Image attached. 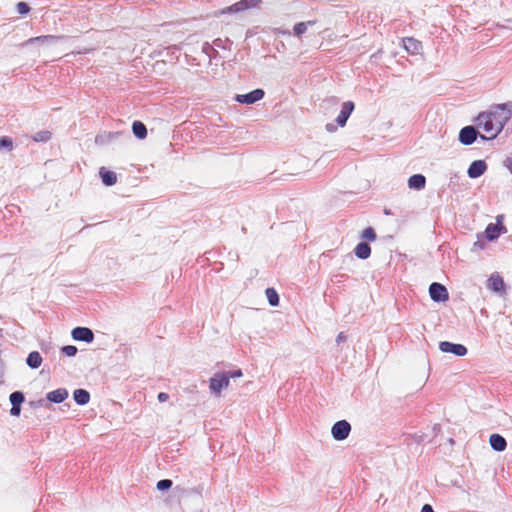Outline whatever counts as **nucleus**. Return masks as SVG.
<instances>
[{"mask_svg": "<svg viewBox=\"0 0 512 512\" xmlns=\"http://www.w3.org/2000/svg\"><path fill=\"white\" fill-rule=\"evenodd\" d=\"M227 374L229 376V379L230 378H236V377H241L242 376V371L241 370H237V371L230 372V373H227Z\"/></svg>", "mask_w": 512, "mask_h": 512, "instance_id": "35", "label": "nucleus"}, {"mask_svg": "<svg viewBox=\"0 0 512 512\" xmlns=\"http://www.w3.org/2000/svg\"><path fill=\"white\" fill-rule=\"evenodd\" d=\"M489 443L494 450L499 452L504 451L507 446L506 440L499 434H492Z\"/></svg>", "mask_w": 512, "mask_h": 512, "instance_id": "16", "label": "nucleus"}, {"mask_svg": "<svg viewBox=\"0 0 512 512\" xmlns=\"http://www.w3.org/2000/svg\"><path fill=\"white\" fill-rule=\"evenodd\" d=\"M12 146H13V142H12L11 138H9L7 136H3L0 138V149H2V148L12 149Z\"/></svg>", "mask_w": 512, "mask_h": 512, "instance_id": "29", "label": "nucleus"}, {"mask_svg": "<svg viewBox=\"0 0 512 512\" xmlns=\"http://www.w3.org/2000/svg\"><path fill=\"white\" fill-rule=\"evenodd\" d=\"M68 397V392L66 389L60 388L54 391H51L47 394V399L54 403H61Z\"/></svg>", "mask_w": 512, "mask_h": 512, "instance_id": "17", "label": "nucleus"}, {"mask_svg": "<svg viewBox=\"0 0 512 512\" xmlns=\"http://www.w3.org/2000/svg\"><path fill=\"white\" fill-rule=\"evenodd\" d=\"M74 400L79 405H85L90 401V394L84 389H76L73 393Z\"/></svg>", "mask_w": 512, "mask_h": 512, "instance_id": "20", "label": "nucleus"}, {"mask_svg": "<svg viewBox=\"0 0 512 512\" xmlns=\"http://www.w3.org/2000/svg\"><path fill=\"white\" fill-rule=\"evenodd\" d=\"M24 401V395L22 392L16 391L10 395V402L13 406H21Z\"/></svg>", "mask_w": 512, "mask_h": 512, "instance_id": "26", "label": "nucleus"}, {"mask_svg": "<svg viewBox=\"0 0 512 512\" xmlns=\"http://www.w3.org/2000/svg\"><path fill=\"white\" fill-rule=\"evenodd\" d=\"M59 38L60 37L54 36V35H45V36H39V37L31 38V39H29V42L39 41V42L45 43V42L57 40Z\"/></svg>", "mask_w": 512, "mask_h": 512, "instance_id": "28", "label": "nucleus"}, {"mask_svg": "<svg viewBox=\"0 0 512 512\" xmlns=\"http://www.w3.org/2000/svg\"><path fill=\"white\" fill-rule=\"evenodd\" d=\"M157 398H158V400L160 402H165V401H167L169 399V395L167 393H165V392H161V393L158 394Z\"/></svg>", "mask_w": 512, "mask_h": 512, "instance_id": "33", "label": "nucleus"}, {"mask_svg": "<svg viewBox=\"0 0 512 512\" xmlns=\"http://www.w3.org/2000/svg\"><path fill=\"white\" fill-rule=\"evenodd\" d=\"M350 431L351 426L346 420L336 422L331 429L332 436L339 441L346 439Z\"/></svg>", "mask_w": 512, "mask_h": 512, "instance_id": "4", "label": "nucleus"}, {"mask_svg": "<svg viewBox=\"0 0 512 512\" xmlns=\"http://www.w3.org/2000/svg\"><path fill=\"white\" fill-rule=\"evenodd\" d=\"M100 177L102 182L106 186H112L117 182V175L115 172L107 170L105 167H101L99 170Z\"/></svg>", "mask_w": 512, "mask_h": 512, "instance_id": "14", "label": "nucleus"}, {"mask_svg": "<svg viewBox=\"0 0 512 512\" xmlns=\"http://www.w3.org/2000/svg\"><path fill=\"white\" fill-rule=\"evenodd\" d=\"M361 237L367 241L373 242L376 240V233L372 227L365 228Z\"/></svg>", "mask_w": 512, "mask_h": 512, "instance_id": "27", "label": "nucleus"}, {"mask_svg": "<svg viewBox=\"0 0 512 512\" xmlns=\"http://www.w3.org/2000/svg\"><path fill=\"white\" fill-rule=\"evenodd\" d=\"M331 125H327L328 131H333V129L330 127Z\"/></svg>", "mask_w": 512, "mask_h": 512, "instance_id": "37", "label": "nucleus"}, {"mask_svg": "<svg viewBox=\"0 0 512 512\" xmlns=\"http://www.w3.org/2000/svg\"><path fill=\"white\" fill-rule=\"evenodd\" d=\"M133 134L139 139L147 137V128L141 121H134L132 124Z\"/></svg>", "mask_w": 512, "mask_h": 512, "instance_id": "21", "label": "nucleus"}, {"mask_svg": "<svg viewBox=\"0 0 512 512\" xmlns=\"http://www.w3.org/2000/svg\"><path fill=\"white\" fill-rule=\"evenodd\" d=\"M511 118L508 104H500L491 112L481 113L477 120L478 125L488 135V139L495 138Z\"/></svg>", "mask_w": 512, "mask_h": 512, "instance_id": "1", "label": "nucleus"}, {"mask_svg": "<svg viewBox=\"0 0 512 512\" xmlns=\"http://www.w3.org/2000/svg\"><path fill=\"white\" fill-rule=\"evenodd\" d=\"M71 335L74 340L90 343L94 340V334L87 327H76L72 330Z\"/></svg>", "mask_w": 512, "mask_h": 512, "instance_id": "9", "label": "nucleus"}, {"mask_svg": "<svg viewBox=\"0 0 512 512\" xmlns=\"http://www.w3.org/2000/svg\"><path fill=\"white\" fill-rule=\"evenodd\" d=\"M261 0H240L227 8L229 12H239L257 6Z\"/></svg>", "mask_w": 512, "mask_h": 512, "instance_id": "13", "label": "nucleus"}, {"mask_svg": "<svg viewBox=\"0 0 512 512\" xmlns=\"http://www.w3.org/2000/svg\"><path fill=\"white\" fill-rule=\"evenodd\" d=\"M488 288L495 292L504 291L505 284H504L503 278L498 274L492 275L488 279Z\"/></svg>", "mask_w": 512, "mask_h": 512, "instance_id": "15", "label": "nucleus"}, {"mask_svg": "<svg viewBox=\"0 0 512 512\" xmlns=\"http://www.w3.org/2000/svg\"><path fill=\"white\" fill-rule=\"evenodd\" d=\"M346 340V336L343 332H340L338 335H337V338H336V341L337 343H340L342 341Z\"/></svg>", "mask_w": 512, "mask_h": 512, "instance_id": "36", "label": "nucleus"}, {"mask_svg": "<svg viewBox=\"0 0 512 512\" xmlns=\"http://www.w3.org/2000/svg\"><path fill=\"white\" fill-rule=\"evenodd\" d=\"M354 103L352 101L344 102L339 115L336 118V122L340 127H344L350 114L354 110Z\"/></svg>", "mask_w": 512, "mask_h": 512, "instance_id": "11", "label": "nucleus"}, {"mask_svg": "<svg viewBox=\"0 0 512 512\" xmlns=\"http://www.w3.org/2000/svg\"><path fill=\"white\" fill-rule=\"evenodd\" d=\"M20 411H21V408L20 406H13L12 405V408L10 410V413L13 415V416H18L20 414Z\"/></svg>", "mask_w": 512, "mask_h": 512, "instance_id": "34", "label": "nucleus"}, {"mask_svg": "<svg viewBox=\"0 0 512 512\" xmlns=\"http://www.w3.org/2000/svg\"><path fill=\"white\" fill-rule=\"evenodd\" d=\"M355 255L360 259H367L371 254V248L367 243L361 242L354 249Z\"/></svg>", "mask_w": 512, "mask_h": 512, "instance_id": "19", "label": "nucleus"}, {"mask_svg": "<svg viewBox=\"0 0 512 512\" xmlns=\"http://www.w3.org/2000/svg\"><path fill=\"white\" fill-rule=\"evenodd\" d=\"M265 294L270 305L277 306L279 304V296L274 288H267Z\"/></svg>", "mask_w": 512, "mask_h": 512, "instance_id": "24", "label": "nucleus"}, {"mask_svg": "<svg viewBox=\"0 0 512 512\" xmlns=\"http://www.w3.org/2000/svg\"><path fill=\"white\" fill-rule=\"evenodd\" d=\"M439 348L442 352L453 353L457 356H464L467 354V348L462 344H454L448 341L440 343Z\"/></svg>", "mask_w": 512, "mask_h": 512, "instance_id": "8", "label": "nucleus"}, {"mask_svg": "<svg viewBox=\"0 0 512 512\" xmlns=\"http://www.w3.org/2000/svg\"><path fill=\"white\" fill-rule=\"evenodd\" d=\"M17 10L20 14H25V13H28L29 12V7L26 3L24 2H19L17 4Z\"/></svg>", "mask_w": 512, "mask_h": 512, "instance_id": "32", "label": "nucleus"}, {"mask_svg": "<svg viewBox=\"0 0 512 512\" xmlns=\"http://www.w3.org/2000/svg\"><path fill=\"white\" fill-rule=\"evenodd\" d=\"M504 216L498 215L496 223H489L485 229V238L489 241L497 239L501 234L507 233V228L503 224Z\"/></svg>", "mask_w": 512, "mask_h": 512, "instance_id": "2", "label": "nucleus"}, {"mask_svg": "<svg viewBox=\"0 0 512 512\" xmlns=\"http://www.w3.org/2000/svg\"><path fill=\"white\" fill-rule=\"evenodd\" d=\"M26 362L29 367L37 369L42 363V357L39 352L33 351L29 353Z\"/></svg>", "mask_w": 512, "mask_h": 512, "instance_id": "22", "label": "nucleus"}, {"mask_svg": "<svg viewBox=\"0 0 512 512\" xmlns=\"http://www.w3.org/2000/svg\"><path fill=\"white\" fill-rule=\"evenodd\" d=\"M316 22H317L316 20H309L306 22H299V23L295 24L293 27L294 35L301 36L302 34H304L306 32L308 26L315 25Z\"/></svg>", "mask_w": 512, "mask_h": 512, "instance_id": "23", "label": "nucleus"}, {"mask_svg": "<svg viewBox=\"0 0 512 512\" xmlns=\"http://www.w3.org/2000/svg\"><path fill=\"white\" fill-rule=\"evenodd\" d=\"M229 376L226 373H216L210 379V390L216 395H220L223 388L229 386Z\"/></svg>", "mask_w": 512, "mask_h": 512, "instance_id": "3", "label": "nucleus"}, {"mask_svg": "<svg viewBox=\"0 0 512 512\" xmlns=\"http://www.w3.org/2000/svg\"><path fill=\"white\" fill-rule=\"evenodd\" d=\"M426 179L421 174L412 175L408 180V186L411 189L420 190L425 187Z\"/></svg>", "mask_w": 512, "mask_h": 512, "instance_id": "18", "label": "nucleus"}, {"mask_svg": "<svg viewBox=\"0 0 512 512\" xmlns=\"http://www.w3.org/2000/svg\"><path fill=\"white\" fill-rule=\"evenodd\" d=\"M404 49L411 55H418L422 53L423 46L421 41L414 37H405L402 39Z\"/></svg>", "mask_w": 512, "mask_h": 512, "instance_id": "7", "label": "nucleus"}, {"mask_svg": "<svg viewBox=\"0 0 512 512\" xmlns=\"http://www.w3.org/2000/svg\"><path fill=\"white\" fill-rule=\"evenodd\" d=\"M52 133L48 130L39 131L33 136L35 142H47L51 139Z\"/></svg>", "mask_w": 512, "mask_h": 512, "instance_id": "25", "label": "nucleus"}, {"mask_svg": "<svg viewBox=\"0 0 512 512\" xmlns=\"http://www.w3.org/2000/svg\"><path fill=\"white\" fill-rule=\"evenodd\" d=\"M477 138V131L472 126H466L460 130L459 140L464 145L472 144Z\"/></svg>", "mask_w": 512, "mask_h": 512, "instance_id": "10", "label": "nucleus"}, {"mask_svg": "<svg viewBox=\"0 0 512 512\" xmlns=\"http://www.w3.org/2000/svg\"><path fill=\"white\" fill-rule=\"evenodd\" d=\"M62 352L68 356V357H72V356H75L76 353H77V348L73 345H67V346H64L62 348Z\"/></svg>", "mask_w": 512, "mask_h": 512, "instance_id": "30", "label": "nucleus"}, {"mask_svg": "<svg viewBox=\"0 0 512 512\" xmlns=\"http://www.w3.org/2000/svg\"><path fill=\"white\" fill-rule=\"evenodd\" d=\"M172 486V481L169 479H163L157 482L158 490H166Z\"/></svg>", "mask_w": 512, "mask_h": 512, "instance_id": "31", "label": "nucleus"}, {"mask_svg": "<svg viewBox=\"0 0 512 512\" xmlns=\"http://www.w3.org/2000/svg\"><path fill=\"white\" fill-rule=\"evenodd\" d=\"M429 294L432 300L437 302H444L447 301L449 298L446 287L437 282H434L430 285Z\"/></svg>", "mask_w": 512, "mask_h": 512, "instance_id": "5", "label": "nucleus"}, {"mask_svg": "<svg viewBox=\"0 0 512 512\" xmlns=\"http://www.w3.org/2000/svg\"><path fill=\"white\" fill-rule=\"evenodd\" d=\"M487 170V165L485 161L483 160H476L471 163L470 167L468 168V175L471 178H477L480 177L485 173Z\"/></svg>", "mask_w": 512, "mask_h": 512, "instance_id": "12", "label": "nucleus"}, {"mask_svg": "<svg viewBox=\"0 0 512 512\" xmlns=\"http://www.w3.org/2000/svg\"><path fill=\"white\" fill-rule=\"evenodd\" d=\"M265 93L262 89H255L247 94H238L235 100L241 104H253L263 99Z\"/></svg>", "mask_w": 512, "mask_h": 512, "instance_id": "6", "label": "nucleus"}]
</instances>
